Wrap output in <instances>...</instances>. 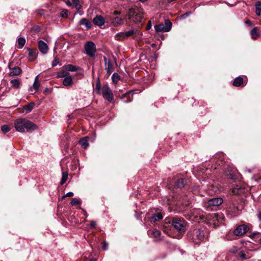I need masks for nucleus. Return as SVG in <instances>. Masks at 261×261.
Returning <instances> with one entry per match:
<instances>
[{
	"instance_id": "1",
	"label": "nucleus",
	"mask_w": 261,
	"mask_h": 261,
	"mask_svg": "<svg viewBox=\"0 0 261 261\" xmlns=\"http://www.w3.org/2000/svg\"><path fill=\"white\" fill-rule=\"evenodd\" d=\"M14 124L16 130L20 133H24L25 131L31 132L38 128L36 124L25 118L16 119Z\"/></svg>"
},
{
	"instance_id": "2",
	"label": "nucleus",
	"mask_w": 261,
	"mask_h": 261,
	"mask_svg": "<svg viewBox=\"0 0 261 261\" xmlns=\"http://www.w3.org/2000/svg\"><path fill=\"white\" fill-rule=\"evenodd\" d=\"M188 238L195 244H199L203 241L205 233L203 230L195 228L191 229L188 234Z\"/></svg>"
},
{
	"instance_id": "3",
	"label": "nucleus",
	"mask_w": 261,
	"mask_h": 261,
	"mask_svg": "<svg viewBox=\"0 0 261 261\" xmlns=\"http://www.w3.org/2000/svg\"><path fill=\"white\" fill-rule=\"evenodd\" d=\"M129 20H132L134 23H138L143 19L142 13L139 12L138 8H131L128 10L126 16Z\"/></svg>"
},
{
	"instance_id": "4",
	"label": "nucleus",
	"mask_w": 261,
	"mask_h": 261,
	"mask_svg": "<svg viewBox=\"0 0 261 261\" xmlns=\"http://www.w3.org/2000/svg\"><path fill=\"white\" fill-rule=\"evenodd\" d=\"M98 94L102 95L105 99L111 102L114 101L113 93L108 85H103L101 88V92H98Z\"/></svg>"
},
{
	"instance_id": "5",
	"label": "nucleus",
	"mask_w": 261,
	"mask_h": 261,
	"mask_svg": "<svg viewBox=\"0 0 261 261\" xmlns=\"http://www.w3.org/2000/svg\"><path fill=\"white\" fill-rule=\"evenodd\" d=\"M172 224L179 232L182 233L185 232L187 222L183 219L174 218L172 220Z\"/></svg>"
},
{
	"instance_id": "6",
	"label": "nucleus",
	"mask_w": 261,
	"mask_h": 261,
	"mask_svg": "<svg viewBox=\"0 0 261 261\" xmlns=\"http://www.w3.org/2000/svg\"><path fill=\"white\" fill-rule=\"evenodd\" d=\"M86 54L90 57L94 58L96 53V47L95 43L91 41H87L84 45Z\"/></svg>"
},
{
	"instance_id": "7",
	"label": "nucleus",
	"mask_w": 261,
	"mask_h": 261,
	"mask_svg": "<svg viewBox=\"0 0 261 261\" xmlns=\"http://www.w3.org/2000/svg\"><path fill=\"white\" fill-rule=\"evenodd\" d=\"M8 67L11 70L9 73L10 76H17L21 74L22 73V70L21 68L17 66H15L13 62L9 63Z\"/></svg>"
},
{
	"instance_id": "8",
	"label": "nucleus",
	"mask_w": 261,
	"mask_h": 261,
	"mask_svg": "<svg viewBox=\"0 0 261 261\" xmlns=\"http://www.w3.org/2000/svg\"><path fill=\"white\" fill-rule=\"evenodd\" d=\"M249 230V227L245 224L240 225L233 231V234L237 236H242Z\"/></svg>"
},
{
	"instance_id": "9",
	"label": "nucleus",
	"mask_w": 261,
	"mask_h": 261,
	"mask_svg": "<svg viewBox=\"0 0 261 261\" xmlns=\"http://www.w3.org/2000/svg\"><path fill=\"white\" fill-rule=\"evenodd\" d=\"M103 60L105 69L107 71V74L110 75L114 70L112 63L110 59H107L105 56L103 57Z\"/></svg>"
},
{
	"instance_id": "10",
	"label": "nucleus",
	"mask_w": 261,
	"mask_h": 261,
	"mask_svg": "<svg viewBox=\"0 0 261 261\" xmlns=\"http://www.w3.org/2000/svg\"><path fill=\"white\" fill-rule=\"evenodd\" d=\"M105 18L101 15H96L93 19V23L100 28H102V26L105 25Z\"/></svg>"
},
{
	"instance_id": "11",
	"label": "nucleus",
	"mask_w": 261,
	"mask_h": 261,
	"mask_svg": "<svg viewBox=\"0 0 261 261\" xmlns=\"http://www.w3.org/2000/svg\"><path fill=\"white\" fill-rule=\"evenodd\" d=\"M112 25L114 27L121 26L124 23L123 19L120 17L116 16L110 19Z\"/></svg>"
},
{
	"instance_id": "12",
	"label": "nucleus",
	"mask_w": 261,
	"mask_h": 261,
	"mask_svg": "<svg viewBox=\"0 0 261 261\" xmlns=\"http://www.w3.org/2000/svg\"><path fill=\"white\" fill-rule=\"evenodd\" d=\"M247 84L246 81L241 76L236 77L232 82V85L234 87H240L241 86H244Z\"/></svg>"
},
{
	"instance_id": "13",
	"label": "nucleus",
	"mask_w": 261,
	"mask_h": 261,
	"mask_svg": "<svg viewBox=\"0 0 261 261\" xmlns=\"http://www.w3.org/2000/svg\"><path fill=\"white\" fill-rule=\"evenodd\" d=\"M124 34L126 39H127L129 38L135 39L137 36L140 35L141 33L138 30H134V29H131L128 31L125 32Z\"/></svg>"
},
{
	"instance_id": "14",
	"label": "nucleus",
	"mask_w": 261,
	"mask_h": 261,
	"mask_svg": "<svg viewBox=\"0 0 261 261\" xmlns=\"http://www.w3.org/2000/svg\"><path fill=\"white\" fill-rule=\"evenodd\" d=\"M134 92L133 91H130L125 93L123 94L121 97V99H122L123 102L128 103L130 102L133 99V95Z\"/></svg>"
},
{
	"instance_id": "15",
	"label": "nucleus",
	"mask_w": 261,
	"mask_h": 261,
	"mask_svg": "<svg viewBox=\"0 0 261 261\" xmlns=\"http://www.w3.org/2000/svg\"><path fill=\"white\" fill-rule=\"evenodd\" d=\"M147 233L150 237H153L156 239L158 241L162 240V239L160 238V237L161 236V232L156 229L149 230Z\"/></svg>"
},
{
	"instance_id": "16",
	"label": "nucleus",
	"mask_w": 261,
	"mask_h": 261,
	"mask_svg": "<svg viewBox=\"0 0 261 261\" xmlns=\"http://www.w3.org/2000/svg\"><path fill=\"white\" fill-rule=\"evenodd\" d=\"M40 86V83L38 80V75H37L36 76V77L35 79V80H34V83H33L32 86H31L30 88V91L32 92V94H35L38 91V90L39 89Z\"/></svg>"
},
{
	"instance_id": "17",
	"label": "nucleus",
	"mask_w": 261,
	"mask_h": 261,
	"mask_svg": "<svg viewBox=\"0 0 261 261\" xmlns=\"http://www.w3.org/2000/svg\"><path fill=\"white\" fill-rule=\"evenodd\" d=\"M223 199L221 198H214L210 199L207 203L210 206H218L223 203Z\"/></svg>"
},
{
	"instance_id": "18",
	"label": "nucleus",
	"mask_w": 261,
	"mask_h": 261,
	"mask_svg": "<svg viewBox=\"0 0 261 261\" xmlns=\"http://www.w3.org/2000/svg\"><path fill=\"white\" fill-rule=\"evenodd\" d=\"M38 48L39 50L43 54H46L48 52V45L42 40H39L38 41Z\"/></svg>"
},
{
	"instance_id": "19",
	"label": "nucleus",
	"mask_w": 261,
	"mask_h": 261,
	"mask_svg": "<svg viewBox=\"0 0 261 261\" xmlns=\"http://www.w3.org/2000/svg\"><path fill=\"white\" fill-rule=\"evenodd\" d=\"M163 219L162 214L161 213H156L152 216L149 217V220L150 222L155 223Z\"/></svg>"
},
{
	"instance_id": "20",
	"label": "nucleus",
	"mask_w": 261,
	"mask_h": 261,
	"mask_svg": "<svg viewBox=\"0 0 261 261\" xmlns=\"http://www.w3.org/2000/svg\"><path fill=\"white\" fill-rule=\"evenodd\" d=\"M79 23L80 25H84L86 28V30H88L90 29L92 27V24L91 22L87 18H83L81 19Z\"/></svg>"
},
{
	"instance_id": "21",
	"label": "nucleus",
	"mask_w": 261,
	"mask_h": 261,
	"mask_svg": "<svg viewBox=\"0 0 261 261\" xmlns=\"http://www.w3.org/2000/svg\"><path fill=\"white\" fill-rule=\"evenodd\" d=\"M227 211L228 213L231 215V216H237L239 213L238 207L234 205L229 207Z\"/></svg>"
},
{
	"instance_id": "22",
	"label": "nucleus",
	"mask_w": 261,
	"mask_h": 261,
	"mask_svg": "<svg viewBox=\"0 0 261 261\" xmlns=\"http://www.w3.org/2000/svg\"><path fill=\"white\" fill-rule=\"evenodd\" d=\"M63 68L68 71H76L79 69V67L76 66L72 64H67L63 66Z\"/></svg>"
},
{
	"instance_id": "23",
	"label": "nucleus",
	"mask_w": 261,
	"mask_h": 261,
	"mask_svg": "<svg viewBox=\"0 0 261 261\" xmlns=\"http://www.w3.org/2000/svg\"><path fill=\"white\" fill-rule=\"evenodd\" d=\"M187 184V181L184 178H180L177 180L175 184V187L176 188L182 189Z\"/></svg>"
},
{
	"instance_id": "24",
	"label": "nucleus",
	"mask_w": 261,
	"mask_h": 261,
	"mask_svg": "<svg viewBox=\"0 0 261 261\" xmlns=\"http://www.w3.org/2000/svg\"><path fill=\"white\" fill-rule=\"evenodd\" d=\"M89 140V137L88 136H86L82 139H81L79 141V143L81 145L82 147L84 149H86L89 146L88 140Z\"/></svg>"
},
{
	"instance_id": "25",
	"label": "nucleus",
	"mask_w": 261,
	"mask_h": 261,
	"mask_svg": "<svg viewBox=\"0 0 261 261\" xmlns=\"http://www.w3.org/2000/svg\"><path fill=\"white\" fill-rule=\"evenodd\" d=\"M29 57L30 60H34L37 57L38 54V50L37 49L29 48Z\"/></svg>"
},
{
	"instance_id": "26",
	"label": "nucleus",
	"mask_w": 261,
	"mask_h": 261,
	"mask_svg": "<svg viewBox=\"0 0 261 261\" xmlns=\"http://www.w3.org/2000/svg\"><path fill=\"white\" fill-rule=\"evenodd\" d=\"M73 84V80L72 77L69 75L64 79L63 81V84L65 86H70Z\"/></svg>"
},
{
	"instance_id": "27",
	"label": "nucleus",
	"mask_w": 261,
	"mask_h": 261,
	"mask_svg": "<svg viewBox=\"0 0 261 261\" xmlns=\"http://www.w3.org/2000/svg\"><path fill=\"white\" fill-rule=\"evenodd\" d=\"M258 28H254L250 32L251 38L253 40H256L259 37V34L257 32Z\"/></svg>"
},
{
	"instance_id": "28",
	"label": "nucleus",
	"mask_w": 261,
	"mask_h": 261,
	"mask_svg": "<svg viewBox=\"0 0 261 261\" xmlns=\"http://www.w3.org/2000/svg\"><path fill=\"white\" fill-rule=\"evenodd\" d=\"M124 32H119L117 33L114 37L115 40L122 41L126 39Z\"/></svg>"
},
{
	"instance_id": "29",
	"label": "nucleus",
	"mask_w": 261,
	"mask_h": 261,
	"mask_svg": "<svg viewBox=\"0 0 261 261\" xmlns=\"http://www.w3.org/2000/svg\"><path fill=\"white\" fill-rule=\"evenodd\" d=\"M69 75H70V73L68 72H67V70H65V69H64L62 71L58 72L57 73V76L58 78H62V77L65 78V77H67Z\"/></svg>"
},
{
	"instance_id": "30",
	"label": "nucleus",
	"mask_w": 261,
	"mask_h": 261,
	"mask_svg": "<svg viewBox=\"0 0 261 261\" xmlns=\"http://www.w3.org/2000/svg\"><path fill=\"white\" fill-rule=\"evenodd\" d=\"M10 83L14 88L19 89L20 88V81L18 79L12 80Z\"/></svg>"
},
{
	"instance_id": "31",
	"label": "nucleus",
	"mask_w": 261,
	"mask_h": 261,
	"mask_svg": "<svg viewBox=\"0 0 261 261\" xmlns=\"http://www.w3.org/2000/svg\"><path fill=\"white\" fill-rule=\"evenodd\" d=\"M165 32H169L172 28V23L169 20H165Z\"/></svg>"
},
{
	"instance_id": "32",
	"label": "nucleus",
	"mask_w": 261,
	"mask_h": 261,
	"mask_svg": "<svg viewBox=\"0 0 261 261\" xmlns=\"http://www.w3.org/2000/svg\"><path fill=\"white\" fill-rule=\"evenodd\" d=\"M154 29L156 32H165V25L163 23L154 25Z\"/></svg>"
},
{
	"instance_id": "33",
	"label": "nucleus",
	"mask_w": 261,
	"mask_h": 261,
	"mask_svg": "<svg viewBox=\"0 0 261 261\" xmlns=\"http://www.w3.org/2000/svg\"><path fill=\"white\" fill-rule=\"evenodd\" d=\"M18 48H22L25 43V39L23 37H20L18 39Z\"/></svg>"
},
{
	"instance_id": "34",
	"label": "nucleus",
	"mask_w": 261,
	"mask_h": 261,
	"mask_svg": "<svg viewBox=\"0 0 261 261\" xmlns=\"http://www.w3.org/2000/svg\"><path fill=\"white\" fill-rule=\"evenodd\" d=\"M72 4L77 10L79 11L82 9V6L80 3V0H72Z\"/></svg>"
},
{
	"instance_id": "35",
	"label": "nucleus",
	"mask_w": 261,
	"mask_h": 261,
	"mask_svg": "<svg viewBox=\"0 0 261 261\" xmlns=\"http://www.w3.org/2000/svg\"><path fill=\"white\" fill-rule=\"evenodd\" d=\"M68 174L67 172H64L62 173V176L61 180V185H63L67 180Z\"/></svg>"
},
{
	"instance_id": "36",
	"label": "nucleus",
	"mask_w": 261,
	"mask_h": 261,
	"mask_svg": "<svg viewBox=\"0 0 261 261\" xmlns=\"http://www.w3.org/2000/svg\"><path fill=\"white\" fill-rule=\"evenodd\" d=\"M34 105H35V103L34 102L29 103L27 106H26L25 107V110L26 112H31L32 110Z\"/></svg>"
},
{
	"instance_id": "37",
	"label": "nucleus",
	"mask_w": 261,
	"mask_h": 261,
	"mask_svg": "<svg viewBox=\"0 0 261 261\" xmlns=\"http://www.w3.org/2000/svg\"><path fill=\"white\" fill-rule=\"evenodd\" d=\"M120 77L117 73H114L112 76V79L114 83H117L120 80Z\"/></svg>"
},
{
	"instance_id": "38",
	"label": "nucleus",
	"mask_w": 261,
	"mask_h": 261,
	"mask_svg": "<svg viewBox=\"0 0 261 261\" xmlns=\"http://www.w3.org/2000/svg\"><path fill=\"white\" fill-rule=\"evenodd\" d=\"M1 130L6 134L10 130V126L8 125H3L1 126Z\"/></svg>"
},
{
	"instance_id": "39",
	"label": "nucleus",
	"mask_w": 261,
	"mask_h": 261,
	"mask_svg": "<svg viewBox=\"0 0 261 261\" xmlns=\"http://www.w3.org/2000/svg\"><path fill=\"white\" fill-rule=\"evenodd\" d=\"M68 11L66 9H64L61 12L60 16L63 18H67L68 16Z\"/></svg>"
},
{
	"instance_id": "40",
	"label": "nucleus",
	"mask_w": 261,
	"mask_h": 261,
	"mask_svg": "<svg viewBox=\"0 0 261 261\" xmlns=\"http://www.w3.org/2000/svg\"><path fill=\"white\" fill-rule=\"evenodd\" d=\"M101 88L100 83L99 81H98L96 84L95 90L97 93L98 94V92H101Z\"/></svg>"
},
{
	"instance_id": "41",
	"label": "nucleus",
	"mask_w": 261,
	"mask_h": 261,
	"mask_svg": "<svg viewBox=\"0 0 261 261\" xmlns=\"http://www.w3.org/2000/svg\"><path fill=\"white\" fill-rule=\"evenodd\" d=\"M72 205H76L81 204V201L75 198H73L70 202Z\"/></svg>"
},
{
	"instance_id": "42",
	"label": "nucleus",
	"mask_w": 261,
	"mask_h": 261,
	"mask_svg": "<svg viewBox=\"0 0 261 261\" xmlns=\"http://www.w3.org/2000/svg\"><path fill=\"white\" fill-rule=\"evenodd\" d=\"M255 10L261 11V2L257 1L255 4Z\"/></svg>"
},
{
	"instance_id": "43",
	"label": "nucleus",
	"mask_w": 261,
	"mask_h": 261,
	"mask_svg": "<svg viewBox=\"0 0 261 261\" xmlns=\"http://www.w3.org/2000/svg\"><path fill=\"white\" fill-rule=\"evenodd\" d=\"M192 14V12L190 11L187 12L185 14H182L180 16L181 19H184L186 18L187 17L189 16Z\"/></svg>"
},
{
	"instance_id": "44",
	"label": "nucleus",
	"mask_w": 261,
	"mask_h": 261,
	"mask_svg": "<svg viewBox=\"0 0 261 261\" xmlns=\"http://www.w3.org/2000/svg\"><path fill=\"white\" fill-rule=\"evenodd\" d=\"M226 175L228 177L231 179H234L236 178V175L233 173L230 172L229 174H226Z\"/></svg>"
},
{
	"instance_id": "45",
	"label": "nucleus",
	"mask_w": 261,
	"mask_h": 261,
	"mask_svg": "<svg viewBox=\"0 0 261 261\" xmlns=\"http://www.w3.org/2000/svg\"><path fill=\"white\" fill-rule=\"evenodd\" d=\"M239 257L241 259H246L247 258L245 253L243 251L240 252Z\"/></svg>"
},
{
	"instance_id": "46",
	"label": "nucleus",
	"mask_w": 261,
	"mask_h": 261,
	"mask_svg": "<svg viewBox=\"0 0 261 261\" xmlns=\"http://www.w3.org/2000/svg\"><path fill=\"white\" fill-rule=\"evenodd\" d=\"M102 248L103 250H107L108 248V243L104 242L102 243Z\"/></svg>"
},
{
	"instance_id": "47",
	"label": "nucleus",
	"mask_w": 261,
	"mask_h": 261,
	"mask_svg": "<svg viewBox=\"0 0 261 261\" xmlns=\"http://www.w3.org/2000/svg\"><path fill=\"white\" fill-rule=\"evenodd\" d=\"M59 60L57 58H55L52 62L51 65L53 67H55L59 63Z\"/></svg>"
},
{
	"instance_id": "48",
	"label": "nucleus",
	"mask_w": 261,
	"mask_h": 261,
	"mask_svg": "<svg viewBox=\"0 0 261 261\" xmlns=\"http://www.w3.org/2000/svg\"><path fill=\"white\" fill-rule=\"evenodd\" d=\"M90 227L91 228H95L96 227V223L94 221H93V220L90 221Z\"/></svg>"
},
{
	"instance_id": "49",
	"label": "nucleus",
	"mask_w": 261,
	"mask_h": 261,
	"mask_svg": "<svg viewBox=\"0 0 261 261\" xmlns=\"http://www.w3.org/2000/svg\"><path fill=\"white\" fill-rule=\"evenodd\" d=\"M65 3L68 6L70 7L72 5V1L71 2L70 0H67L66 1Z\"/></svg>"
},
{
	"instance_id": "50",
	"label": "nucleus",
	"mask_w": 261,
	"mask_h": 261,
	"mask_svg": "<svg viewBox=\"0 0 261 261\" xmlns=\"http://www.w3.org/2000/svg\"><path fill=\"white\" fill-rule=\"evenodd\" d=\"M45 11L43 9H40L38 11V14L40 15H44V14Z\"/></svg>"
},
{
	"instance_id": "51",
	"label": "nucleus",
	"mask_w": 261,
	"mask_h": 261,
	"mask_svg": "<svg viewBox=\"0 0 261 261\" xmlns=\"http://www.w3.org/2000/svg\"><path fill=\"white\" fill-rule=\"evenodd\" d=\"M73 196V192H68V193L66 194V195H65V196H67V197H72V196Z\"/></svg>"
},
{
	"instance_id": "52",
	"label": "nucleus",
	"mask_w": 261,
	"mask_h": 261,
	"mask_svg": "<svg viewBox=\"0 0 261 261\" xmlns=\"http://www.w3.org/2000/svg\"><path fill=\"white\" fill-rule=\"evenodd\" d=\"M245 23L248 25H252V22L249 20H246L245 21Z\"/></svg>"
},
{
	"instance_id": "53",
	"label": "nucleus",
	"mask_w": 261,
	"mask_h": 261,
	"mask_svg": "<svg viewBox=\"0 0 261 261\" xmlns=\"http://www.w3.org/2000/svg\"><path fill=\"white\" fill-rule=\"evenodd\" d=\"M151 27V24L150 21H148L147 25V30H149Z\"/></svg>"
},
{
	"instance_id": "54",
	"label": "nucleus",
	"mask_w": 261,
	"mask_h": 261,
	"mask_svg": "<svg viewBox=\"0 0 261 261\" xmlns=\"http://www.w3.org/2000/svg\"><path fill=\"white\" fill-rule=\"evenodd\" d=\"M113 14L115 15H119V14H120V11H115L113 12Z\"/></svg>"
},
{
	"instance_id": "55",
	"label": "nucleus",
	"mask_w": 261,
	"mask_h": 261,
	"mask_svg": "<svg viewBox=\"0 0 261 261\" xmlns=\"http://www.w3.org/2000/svg\"><path fill=\"white\" fill-rule=\"evenodd\" d=\"M257 217L259 220H261V211L258 212L257 214Z\"/></svg>"
},
{
	"instance_id": "56",
	"label": "nucleus",
	"mask_w": 261,
	"mask_h": 261,
	"mask_svg": "<svg viewBox=\"0 0 261 261\" xmlns=\"http://www.w3.org/2000/svg\"><path fill=\"white\" fill-rule=\"evenodd\" d=\"M261 11H257V10H255L256 14L257 16H260Z\"/></svg>"
},
{
	"instance_id": "57",
	"label": "nucleus",
	"mask_w": 261,
	"mask_h": 261,
	"mask_svg": "<svg viewBox=\"0 0 261 261\" xmlns=\"http://www.w3.org/2000/svg\"><path fill=\"white\" fill-rule=\"evenodd\" d=\"M49 91V89L48 88H46L44 90V93H46Z\"/></svg>"
},
{
	"instance_id": "58",
	"label": "nucleus",
	"mask_w": 261,
	"mask_h": 261,
	"mask_svg": "<svg viewBox=\"0 0 261 261\" xmlns=\"http://www.w3.org/2000/svg\"><path fill=\"white\" fill-rule=\"evenodd\" d=\"M139 1L142 3H144V2H147L148 0H139Z\"/></svg>"
},
{
	"instance_id": "59",
	"label": "nucleus",
	"mask_w": 261,
	"mask_h": 261,
	"mask_svg": "<svg viewBox=\"0 0 261 261\" xmlns=\"http://www.w3.org/2000/svg\"><path fill=\"white\" fill-rule=\"evenodd\" d=\"M84 214H85V215L86 216V217H87V212L85 211H84Z\"/></svg>"
},
{
	"instance_id": "60",
	"label": "nucleus",
	"mask_w": 261,
	"mask_h": 261,
	"mask_svg": "<svg viewBox=\"0 0 261 261\" xmlns=\"http://www.w3.org/2000/svg\"><path fill=\"white\" fill-rule=\"evenodd\" d=\"M237 252V250H232V252L235 253Z\"/></svg>"
},
{
	"instance_id": "61",
	"label": "nucleus",
	"mask_w": 261,
	"mask_h": 261,
	"mask_svg": "<svg viewBox=\"0 0 261 261\" xmlns=\"http://www.w3.org/2000/svg\"><path fill=\"white\" fill-rule=\"evenodd\" d=\"M259 243H260V244H261V237H260V240H259Z\"/></svg>"
},
{
	"instance_id": "62",
	"label": "nucleus",
	"mask_w": 261,
	"mask_h": 261,
	"mask_svg": "<svg viewBox=\"0 0 261 261\" xmlns=\"http://www.w3.org/2000/svg\"><path fill=\"white\" fill-rule=\"evenodd\" d=\"M89 261H95L94 260H90Z\"/></svg>"
}]
</instances>
